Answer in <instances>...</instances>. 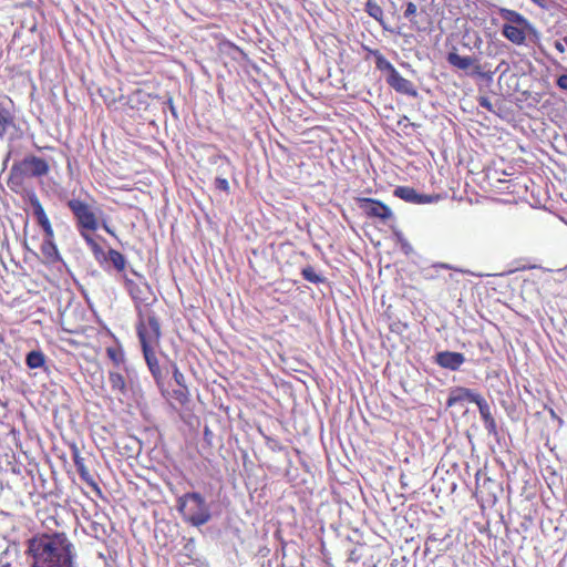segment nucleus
Returning a JSON list of instances; mask_svg holds the SVG:
<instances>
[{"instance_id":"nucleus-1","label":"nucleus","mask_w":567,"mask_h":567,"mask_svg":"<svg viewBox=\"0 0 567 567\" xmlns=\"http://www.w3.org/2000/svg\"><path fill=\"white\" fill-rule=\"evenodd\" d=\"M122 281L137 310V336L143 354H154L161 339L159 313L163 310L162 305L147 282H136L134 279H130L127 275L122 276Z\"/></svg>"},{"instance_id":"nucleus-2","label":"nucleus","mask_w":567,"mask_h":567,"mask_svg":"<svg viewBox=\"0 0 567 567\" xmlns=\"http://www.w3.org/2000/svg\"><path fill=\"white\" fill-rule=\"evenodd\" d=\"M31 567H76V553L65 532L40 533L27 542Z\"/></svg>"},{"instance_id":"nucleus-3","label":"nucleus","mask_w":567,"mask_h":567,"mask_svg":"<svg viewBox=\"0 0 567 567\" xmlns=\"http://www.w3.org/2000/svg\"><path fill=\"white\" fill-rule=\"evenodd\" d=\"M66 207H69L73 216L75 228L80 237L87 234H94L100 227H102L104 231L116 238L115 231L105 220H101L97 214V208L93 205L81 198L73 197L66 200Z\"/></svg>"},{"instance_id":"nucleus-4","label":"nucleus","mask_w":567,"mask_h":567,"mask_svg":"<svg viewBox=\"0 0 567 567\" xmlns=\"http://www.w3.org/2000/svg\"><path fill=\"white\" fill-rule=\"evenodd\" d=\"M50 172L49 163L35 155H27L20 162H16L9 174L8 186L19 193L27 178H40Z\"/></svg>"},{"instance_id":"nucleus-5","label":"nucleus","mask_w":567,"mask_h":567,"mask_svg":"<svg viewBox=\"0 0 567 567\" xmlns=\"http://www.w3.org/2000/svg\"><path fill=\"white\" fill-rule=\"evenodd\" d=\"M177 511L193 526H202L212 519V511L200 493H185L177 498Z\"/></svg>"},{"instance_id":"nucleus-6","label":"nucleus","mask_w":567,"mask_h":567,"mask_svg":"<svg viewBox=\"0 0 567 567\" xmlns=\"http://www.w3.org/2000/svg\"><path fill=\"white\" fill-rule=\"evenodd\" d=\"M499 16L504 20L503 37L513 44L524 45L528 33L533 31L529 20L519 11L508 8H501Z\"/></svg>"},{"instance_id":"nucleus-7","label":"nucleus","mask_w":567,"mask_h":567,"mask_svg":"<svg viewBox=\"0 0 567 567\" xmlns=\"http://www.w3.org/2000/svg\"><path fill=\"white\" fill-rule=\"evenodd\" d=\"M355 202L362 213L370 219L388 223L393 218L392 209L383 202L371 197H357Z\"/></svg>"},{"instance_id":"nucleus-8","label":"nucleus","mask_w":567,"mask_h":567,"mask_svg":"<svg viewBox=\"0 0 567 567\" xmlns=\"http://www.w3.org/2000/svg\"><path fill=\"white\" fill-rule=\"evenodd\" d=\"M72 461L75 465V468L83 482H85L90 488L96 494V496L102 497L103 492L97 484V481L94 478V476L91 474L85 458L81 455L79 447L75 444H72L70 446Z\"/></svg>"},{"instance_id":"nucleus-9","label":"nucleus","mask_w":567,"mask_h":567,"mask_svg":"<svg viewBox=\"0 0 567 567\" xmlns=\"http://www.w3.org/2000/svg\"><path fill=\"white\" fill-rule=\"evenodd\" d=\"M446 59L451 65H453L457 69H461V70L472 69V74H483L482 65L478 63V61L475 58H473L471 55L462 56L456 51H452L447 54Z\"/></svg>"},{"instance_id":"nucleus-10","label":"nucleus","mask_w":567,"mask_h":567,"mask_svg":"<svg viewBox=\"0 0 567 567\" xmlns=\"http://www.w3.org/2000/svg\"><path fill=\"white\" fill-rule=\"evenodd\" d=\"M386 83L398 93L414 97L417 96L414 84L410 80L404 79L398 71L386 76Z\"/></svg>"},{"instance_id":"nucleus-11","label":"nucleus","mask_w":567,"mask_h":567,"mask_svg":"<svg viewBox=\"0 0 567 567\" xmlns=\"http://www.w3.org/2000/svg\"><path fill=\"white\" fill-rule=\"evenodd\" d=\"M481 394L474 392L471 389L456 386L450 390V395L446 401V406L452 408L464 402L476 403Z\"/></svg>"},{"instance_id":"nucleus-12","label":"nucleus","mask_w":567,"mask_h":567,"mask_svg":"<svg viewBox=\"0 0 567 567\" xmlns=\"http://www.w3.org/2000/svg\"><path fill=\"white\" fill-rule=\"evenodd\" d=\"M30 204L33 210V215L37 218L38 224L41 226L44 235L51 236V231H54L53 226L41 202L35 195H32L30 197Z\"/></svg>"},{"instance_id":"nucleus-13","label":"nucleus","mask_w":567,"mask_h":567,"mask_svg":"<svg viewBox=\"0 0 567 567\" xmlns=\"http://www.w3.org/2000/svg\"><path fill=\"white\" fill-rule=\"evenodd\" d=\"M41 252L49 261H56L60 258L59 249L55 245L54 231H51V236L44 235V240L41 245Z\"/></svg>"},{"instance_id":"nucleus-14","label":"nucleus","mask_w":567,"mask_h":567,"mask_svg":"<svg viewBox=\"0 0 567 567\" xmlns=\"http://www.w3.org/2000/svg\"><path fill=\"white\" fill-rule=\"evenodd\" d=\"M476 406L478 409L480 415L485 424V427L488 431H495L496 421L491 413V409L485 399L481 395L478 400H476Z\"/></svg>"},{"instance_id":"nucleus-15","label":"nucleus","mask_w":567,"mask_h":567,"mask_svg":"<svg viewBox=\"0 0 567 567\" xmlns=\"http://www.w3.org/2000/svg\"><path fill=\"white\" fill-rule=\"evenodd\" d=\"M13 127H16L14 114L0 105V137H3Z\"/></svg>"},{"instance_id":"nucleus-16","label":"nucleus","mask_w":567,"mask_h":567,"mask_svg":"<svg viewBox=\"0 0 567 567\" xmlns=\"http://www.w3.org/2000/svg\"><path fill=\"white\" fill-rule=\"evenodd\" d=\"M365 50L373 55L375 68L381 72H388L391 74L396 68L379 51L370 48H365Z\"/></svg>"},{"instance_id":"nucleus-17","label":"nucleus","mask_w":567,"mask_h":567,"mask_svg":"<svg viewBox=\"0 0 567 567\" xmlns=\"http://www.w3.org/2000/svg\"><path fill=\"white\" fill-rule=\"evenodd\" d=\"M104 261H110L113 267L117 270V272L121 275V278L123 277L125 267H126V259L123 256V254L116 249H109L106 258Z\"/></svg>"},{"instance_id":"nucleus-18","label":"nucleus","mask_w":567,"mask_h":567,"mask_svg":"<svg viewBox=\"0 0 567 567\" xmlns=\"http://www.w3.org/2000/svg\"><path fill=\"white\" fill-rule=\"evenodd\" d=\"M81 238L84 240L86 246L90 248L94 258L99 262H103L106 258L107 252H105L103 247L93 238V234H87V235L81 236Z\"/></svg>"},{"instance_id":"nucleus-19","label":"nucleus","mask_w":567,"mask_h":567,"mask_svg":"<svg viewBox=\"0 0 567 567\" xmlns=\"http://www.w3.org/2000/svg\"><path fill=\"white\" fill-rule=\"evenodd\" d=\"M365 11L373 18L383 29H385L384 12L382 7L374 0H368L365 3Z\"/></svg>"},{"instance_id":"nucleus-20","label":"nucleus","mask_w":567,"mask_h":567,"mask_svg":"<svg viewBox=\"0 0 567 567\" xmlns=\"http://www.w3.org/2000/svg\"><path fill=\"white\" fill-rule=\"evenodd\" d=\"M417 193L414 188L409 186H399L393 190V195L404 202L416 204Z\"/></svg>"},{"instance_id":"nucleus-21","label":"nucleus","mask_w":567,"mask_h":567,"mask_svg":"<svg viewBox=\"0 0 567 567\" xmlns=\"http://www.w3.org/2000/svg\"><path fill=\"white\" fill-rule=\"evenodd\" d=\"M109 379L111 388L115 393L120 395H124L126 393L125 379L120 372H110Z\"/></svg>"},{"instance_id":"nucleus-22","label":"nucleus","mask_w":567,"mask_h":567,"mask_svg":"<svg viewBox=\"0 0 567 567\" xmlns=\"http://www.w3.org/2000/svg\"><path fill=\"white\" fill-rule=\"evenodd\" d=\"M465 357H434L435 362L442 368L457 370L464 362Z\"/></svg>"},{"instance_id":"nucleus-23","label":"nucleus","mask_w":567,"mask_h":567,"mask_svg":"<svg viewBox=\"0 0 567 567\" xmlns=\"http://www.w3.org/2000/svg\"><path fill=\"white\" fill-rule=\"evenodd\" d=\"M302 278L306 279L308 282L319 285L323 282L322 275H319L313 266H307L302 268L301 270Z\"/></svg>"},{"instance_id":"nucleus-24","label":"nucleus","mask_w":567,"mask_h":567,"mask_svg":"<svg viewBox=\"0 0 567 567\" xmlns=\"http://www.w3.org/2000/svg\"><path fill=\"white\" fill-rule=\"evenodd\" d=\"M172 398L176 401V403L181 406H184L189 401V394L186 388L179 386L172 393Z\"/></svg>"},{"instance_id":"nucleus-25","label":"nucleus","mask_w":567,"mask_h":567,"mask_svg":"<svg viewBox=\"0 0 567 567\" xmlns=\"http://www.w3.org/2000/svg\"><path fill=\"white\" fill-rule=\"evenodd\" d=\"M25 362L30 369L44 368V370H48V367L45 365V357L29 355L25 357Z\"/></svg>"},{"instance_id":"nucleus-26","label":"nucleus","mask_w":567,"mask_h":567,"mask_svg":"<svg viewBox=\"0 0 567 567\" xmlns=\"http://www.w3.org/2000/svg\"><path fill=\"white\" fill-rule=\"evenodd\" d=\"M440 199H441V196L437 194H433V195L419 194L416 204H431V203H436Z\"/></svg>"},{"instance_id":"nucleus-27","label":"nucleus","mask_w":567,"mask_h":567,"mask_svg":"<svg viewBox=\"0 0 567 567\" xmlns=\"http://www.w3.org/2000/svg\"><path fill=\"white\" fill-rule=\"evenodd\" d=\"M417 13V6L416 3L410 1L406 3L404 16L405 18L410 19L411 21H414V17Z\"/></svg>"},{"instance_id":"nucleus-28","label":"nucleus","mask_w":567,"mask_h":567,"mask_svg":"<svg viewBox=\"0 0 567 567\" xmlns=\"http://www.w3.org/2000/svg\"><path fill=\"white\" fill-rule=\"evenodd\" d=\"M216 188L221 190V192L228 193L229 192V184H228V182L225 178H217L216 179Z\"/></svg>"},{"instance_id":"nucleus-29","label":"nucleus","mask_w":567,"mask_h":567,"mask_svg":"<svg viewBox=\"0 0 567 567\" xmlns=\"http://www.w3.org/2000/svg\"><path fill=\"white\" fill-rule=\"evenodd\" d=\"M152 372L157 375L156 367L158 357H144Z\"/></svg>"},{"instance_id":"nucleus-30","label":"nucleus","mask_w":567,"mask_h":567,"mask_svg":"<svg viewBox=\"0 0 567 567\" xmlns=\"http://www.w3.org/2000/svg\"><path fill=\"white\" fill-rule=\"evenodd\" d=\"M557 85L561 89V90H565L567 91V73H563L558 80H557Z\"/></svg>"},{"instance_id":"nucleus-31","label":"nucleus","mask_w":567,"mask_h":567,"mask_svg":"<svg viewBox=\"0 0 567 567\" xmlns=\"http://www.w3.org/2000/svg\"><path fill=\"white\" fill-rule=\"evenodd\" d=\"M100 340L103 341L105 344H109L112 341L111 336L104 333L100 336Z\"/></svg>"},{"instance_id":"nucleus-32","label":"nucleus","mask_w":567,"mask_h":567,"mask_svg":"<svg viewBox=\"0 0 567 567\" xmlns=\"http://www.w3.org/2000/svg\"><path fill=\"white\" fill-rule=\"evenodd\" d=\"M106 354H109V355H114V354H116V349H114V348H113V347H111V346H107V347H106Z\"/></svg>"},{"instance_id":"nucleus-33","label":"nucleus","mask_w":567,"mask_h":567,"mask_svg":"<svg viewBox=\"0 0 567 567\" xmlns=\"http://www.w3.org/2000/svg\"><path fill=\"white\" fill-rule=\"evenodd\" d=\"M555 48L560 52H565V47L560 42L555 43Z\"/></svg>"},{"instance_id":"nucleus-34","label":"nucleus","mask_w":567,"mask_h":567,"mask_svg":"<svg viewBox=\"0 0 567 567\" xmlns=\"http://www.w3.org/2000/svg\"><path fill=\"white\" fill-rule=\"evenodd\" d=\"M111 358L114 360V363H115V364H120V363H121V361H122V358H123V357H116V355H113V357H111Z\"/></svg>"},{"instance_id":"nucleus-35","label":"nucleus","mask_w":567,"mask_h":567,"mask_svg":"<svg viewBox=\"0 0 567 567\" xmlns=\"http://www.w3.org/2000/svg\"><path fill=\"white\" fill-rule=\"evenodd\" d=\"M173 374H174L175 378L182 377V374L178 372L177 368L173 369ZM176 381L178 382V379H176Z\"/></svg>"},{"instance_id":"nucleus-36","label":"nucleus","mask_w":567,"mask_h":567,"mask_svg":"<svg viewBox=\"0 0 567 567\" xmlns=\"http://www.w3.org/2000/svg\"><path fill=\"white\" fill-rule=\"evenodd\" d=\"M3 346H4V339H3V337L0 334V351H2Z\"/></svg>"},{"instance_id":"nucleus-37","label":"nucleus","mask_w":567,"mask_h":567,"mask_svg":"<svg viewBox=\"0 0 567 567\" xmlns=\"http://www.w3.org/2000/svg\"><path fill=\"white\" fill-rule=\"evenodd\" d=\"M29 355H38L41 354L39 351L32 350L28 353Z\"/></svg>"},{"instance_id":"nucleus-38","label":"nucleus","mask_w":567,"mask_h":567,"mask_svg":"<svg viewBox=\"0 0 567 567\" xmlns=\"http://www.w3.org/2000/svg\"><path fill=\"white\" fill-rule=\"evenodd\" d=\"M439 354L450 355V354H457V353L456 352H450V351H443V352H440Z\"/></svg>"},{"instance_id":"nucleus-39","label":"nucleus","mask_w":567,"mask_h":567,"mask_svg":"<svg viewBox=\"0 0 567 567\" xmlns=\"http://www.w3.org/2000/svg\"><path fill=\"white\" fill-rule=\"evenodd\" d=\"M279 358L282 363L287 364V357L280 355Z\"/></svg>"},{"instance_id":"nucleus-40","label":"nucleus","mask_w":567,"mask_h":567,"mask_svg":"<svg viewBox=\"0 0 567 567\" xmlns=\"http://www.w3.org/2000/svg\"><path fill=\"white\" fill-rule=\"evenodd\" d=\"M534 3L542 6L543 0H532Z\"/></svg>"},{"instance_id":"nucleus-41","label":"nucleus","mask_w":567,"mask_h":567,"mask_svg":"<svg viewBox=\"0 0 567 567\" xmlns=\"http://www.w3.org/2000/svg\"><path fill=\"white\" fill-rule=\"evenodd\" d=\"M564 41H565V43L567 44V37H566V38H564Z\"/></svg>"},{"instance_id":"nucleus-42","label":"nucleus","mask_w":567,"mask_h":567,"mask_svg":"<svg viewBox=\"0 0 567 567\" xmlns=\"http://www.w3.org/2000/svg\"><path fill=\"white\" fill-rule=\"evenodd\" d=\"M506 567H508V566H506Z\"/></svg>"}]
</instances>
